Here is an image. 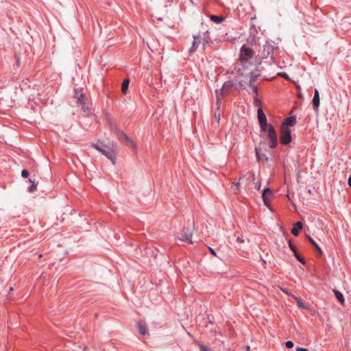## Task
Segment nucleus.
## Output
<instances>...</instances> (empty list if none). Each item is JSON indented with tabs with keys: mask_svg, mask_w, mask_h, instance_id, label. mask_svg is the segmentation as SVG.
<instances>
[{
	"mask_svg": "<svg viewBox=\"0 0 351 351\" xmlns=\"http://www.w3.org/2000/svg\"><path fill=\"white\" fill-rule=\"evenodd\" d=\"M234 86V84L228 81L225 82L221 89L216 90V97H217V110H219L220 107V100L222 99L227 94H228L232 87Z\"/></svg>",
	"mask_w": 351,
	"mask_h": 351,
	"instance_id": "f257e3e1",
	"label": "nucleus"
},
{
	"mask_svg": "<svg viewBox=\"0 0 351 351\" xmlns=\"http://www.w3.org/2000/svg\"><path fill=\"white\" fill-rule=\"evenodd\" d=\"M193 223H190L188 226L183 229L182 232L178 234V238L179 240L193 243L192 236L194 231Z\"/></svg>",
	"mask_w": 351,
	"mask_h": 351,
	"instance_id": "f03ea898",
	"label": "nucleus"
},
{
	"mask_svg": "<svg viewBox=\"0 0 351 351\" xmlns=\"http://www.w3.org/2000/svg\"><path fill=\"white\" fill-rule=\"evenodd\" d=\"M92 146L95 149H97V151L101 152L102 154H104L105 156H106L108 159H110L112 162V164L114 165V163H115V158H114V147L117 148L116 145H112V148L108 149H105L106 146H104V147H101L97 143H93Z\"/></svg>",
	"mask_w": 351,
	"mask_h": 351,
	"instance_id": "7ed1b4c3",
	"label": "nucleus"
},
{
	"mask_svg": "<svg viewBox=\"0 0 351 351\" xmlns=\"http://www.w3.org/2000/svg\"><path fill=\"white\" fill-rule=\"evenodd\" d=\"M266 132H267V136L269 139L270 140L269 147L271 148L275 147L277 145L278 139L277 134L275 132L274 127L271 124H269L268 126L267 127Z\"/></svg>",
	"mask_w": 351,
	"mask_h": 351,
	"instance_id": "20e7f679",
	"label": "nucleus"
},
{
	"mask_svg": "<svg viewBox=\"0 0 351 351\" xmlns=\"http://www.w3.org/2000/svg\"><path fill=\"white\" fill-rule=\"evenodd\" d=\"M257 115L261 130L263 132H266L267 127L268 126L269 123H267V117L261 107L258 109Z\"/></svg>",
	"mask_w": 351,
	"mask_h": 351,
	"instance_id": "39448f33",
	"label": "nucleus"
},
{
	"mask_svg": "<svg viewBox=\"0 0 351 351\" xmlns=\"http://www.w3.org/2000/svg\"><path fill=\"white\" fill-rule=\"evenodd\" d=\"M254 51L250 48L243 46L241 50L240 60L241 62H245L248 60L252 58Z\"/></svg>",
	"mask_w": 351,
	"mask_h": 351,
	"instance_id": "423d86ee",
	"label": "nucleus"
},
{
	"mask_svg": "<svg viewBox=\"0 0 351 351\" xmlns=\"http://www.w3.org/2000/svg\"><path fill=\"white\" fill-rule=\"evenodd\" d=\"M117 138L119 140L125 141L127 142L128 145L131 146L133 148L136 147V145L134 141L123 132L117 131Z\"/></svg>",
	"mask_w": 351,
	"mask_h": 351,
	"instance_id": "0eeeda50",
	"label": "nucleus"
},
{
	"mask_svg": "<svg viewBox=\"0 0 351 351\" xmlns=\"http://www.w3.org/2000/svg\"><path fill=\"white\" fill-rule=\"evenodd\" d=\"M272 195H273L272 191L269 188L265 189L263 192L262 196H263V202H264L265 205H266L267 206H269V199L272 196Z\"/></svg>",
	"mask_w": 351,
	"mask_h": 351,
	"instance_id": "6e6552de",
	"label": "nucleus"
},
{
	"mask_svg": "<svg viewBox=\"0 0 351 351\" xmlns=\"http://www.w3.org/2000/svg\"><path fill=\"white\" fill-rule=\"evenodd\" d=\"M312 104H313L314 109L317 110L319 106L320 101H319V93L318 90L316 88H315V90H314V95H313V97L312 99Z\"/></svg>",
	"mask_w": 351,
	"mask_h": 351,
	"instance_id": "1a4fd4ad",
	"label": "nucleus"
},
{
	"mask_svg": "<svg viewBox=\"0 0 351 351\" xmlns=\"http://www.w3.org/2000/svg\"><path fill=\"white\" fill-rule=\"evenodd\" d=\"M75 97L80 104L83 105L84 104L86 99L82 90H75Z\"/></svg>",
	"mask_w": 351,
	"mask_h": 351,
	"instance_id": "9d476101",
	"label": "nucleus"
},
{
	"mask_svg": "<svg viewBox=\"0 0 351 351\" xmlns=\"http://www.w3.org/2000/svg\"><path fill=\"white\" fill-rule=\"evenodd\" d=\"M302 226H303V225H302V222L297 221L296 223H294V226L291 229V233L293 235L297 236L299 234V232H300V230H302Z\"/></svg>",
	"mask_w": 351,
	"mask_h": 351,
	"instance_id": "9b49d317",
	"label": "nucleus"
},
{
	"mask_svg": "<svg viewBox=\"0 0 351 351\" xmlns=\"http://www.w3.org/2000/svg\"><path fill=\"white\" fill-rule=\"evenodd\" d=\"M137 327H138L139 332L142 335H145L148 334L147 326L145 324V322H139V323H138Z\"/></svg>",
	"mask_w": 351,
	"mask_h": 351,
	"instance_id": "f8f14e48",
	"label": "nucleus"
},
{
	"mask_svg": "<svg viewBox=\"0 0 351 351\" xmlns=\"http://www.w3.org/2000/svg\"><path fill=\"white\" fill-rule=\"evenodd\" d=\"M297 123V119L295 115H291L287 117V128L294 126Z\"/></svg>",
	"mask_w": 351,
	"mask_h": 351,
	"instance_id": "ddd939ff",
	"label": "nucleus"
},
{
	"mask_svg": "<svg viewBox=\"0 0 351 351\" xmlns=\"http://www.w3.org/2000/svg\"><path fill=\"white\" fill-rule=\"evenodd\" d=\"M193 38H194V41L192 45V47L191 48L190 51H189L191 54L193 52H194L199 45V36H194Z\"/></svg>",
	"mask_w": 351,
	"mask_h": 351,
	"instance_id": "4468645a",
	"label": "nucleus"
},
{
	"mask_svg": "<svg viewBox=\"0 0 351 351\" xmlns=\"http://www.w3.org/2000/svg\"><path fill=\"white\" fill-rule=\"evenodd\" d=\"M280 142L282 144L285 145V119L281 123Z\"/></svg>",
	"mask_w": 351,
	"mask_h": 351,
	"instance_id": "2eb2a0df",
	"label": "nucleus"
},
{
	"mask_svg": "<svg viewBox=\"0 0 351 351\" xmlns=\"http://www.w3.org/2000/svg\"><path fill=\"white\" fill-rule=\"evenodd\" d=\"M333 292H334V294H335L336 298L338 300V301L341 304H343L345 302V300H344V297H343V294L339 291L336 290V289H334Z\"/></svg>",
	"mask_w": 351,
	"mask_h": 351,
	"instance_id": "dca6fc26",
	"label": "nucleus"
},
{
	"mask_svg": "<svg viewBox=\"0 0 351 351\" xmlns=\"http://www.w3.org/2000/svg\"><path fill=\"white\" fill-rule=\"evenodd\" d=\"M256 156L258 161H261L263 160H267L266 155L265 154H261L258 148L255 149Z\"/></svg>",
	"mask_w": 351,
	"mask_h": 351,
	"instance_id": "f3484780",
	"label": "nucleus"
},
{
	"mask_svg": "<svg viewBox=\"0 0 351 351\" xmlns=\"http://www.w3.org/2000/svg\"><path fill=\"white\" fill-rule=\"evenodd\" d=\"M130 80L129 79H125L121 84V91L123 93H125L128 90Z\"/></svg>",
	"mask_w": 351,
	"mask_h": 351,
	"instance_id": "a211bd4d",
	"label": "nucleus"
},
{
	"mask_svg": "<svg viewBox=\"0 0 351 351\" xmlns=\"http://www.w3.org/2000/svg\"><path fill=\"white\" fill-rule=\"evenodd\" d=\"M210 19L216 23H220L223 21V17L216 15H211Z\"/></svg>",
	"mask_w": 351,
	"mask_h": 351,
	"instance_id": "6ab92c4d",
	"label": "nucleus"
},
{
	"mask_svg": "<svg viewBox=\"0 0 351 351\" xmlns=\"http://www.w3.org/2000/svg\"><path fill=\"white\" fill-rule=\"evenodd\" d=\"M295 255V257L296 258V259L300 262L301 263L302 265H305L306 264V261L305 259L298 252H295V253L294 254Z\"/></svg>",
	"mask_w": 351,
	"mask_h": 351,
	"instance_id": "aec40b11",
	"label": "nucleus"
},
{
	"mask_svg": "<svg viewBox=\"0 0 351 351\" xmlns=\"http://www.w3.org/2000/svg\"><path fill=\"white\" fill-rule=\"evenodd\" d=\"M293 298L296 300L297 304L299 307L303 308H307V306L304 304V302H302V300L300 298H297V297H293Z\"/></svg>",
	"mask_w": 351,
	"mask_h": 351,
	"instance_id": "412c9836",
	"label": "nucleus"
},
{
	"mask_svg": "<svg viewBox=\"0 0 351 351\" xmlns=\"http://www.w3.org/2000/svg\"><path fill=\"white\" fill-rule=\"evenodd\" d=\"M292 141L291 130L289 128H287V145L290 143Z\"/></svg>",
	"mask_w": 351,
	"mask_h": 351,
	"instance_id": "4be33fe9",
	"label": "nucleus"
},
{
	"mask_svg": "<svg viewBox=\"0 0 351 351\" xmlns=\"http://www.w3.org/2000/svg\"><path fill=\"white\" fill-rule=\"evenodd\" d=\"M240 185V182H232L231 185V188L233 189L235 193H238V188Z\"/></svg>",
	"mask_w": 351,
	"mask_h": 351,
	"instance_id": "5701e85b",
	"label": "nucleus"
},
{
	"mask_svg": "<svg viewBox=\"0 0 351 351\" xmlns=\"http://www.w3.org/2000/svg\"><path fill=\"white\" fill-rule=\"evenodd\" d=\"M271 51V47L270 45H265L264 47V52L267 51V54L264 53V56H269Z\"/></svg>",
	"mask_w": 351,
	"mask_h": 351,
	"instance_id": "b1692460",
	"label": "nucleus"
},
{
	"mask_svg": "<svg viewBox=\"0 0 351 351\" xmlns=\"http://www.w3.org/2000/svg\"><path fill=\"white\" fill-rule=\"evenodd\" d=\"M260 76L259 73L252 75L251 79H250V83L253 84L254 82L257 80V78Z\"/></svg>",
	"mask_w": 351,
	"mask_h": 351,
	"instance_id": "393cba45",
	"label": "nucleus"
},
{
	"mask_svg": "<svg viewBox=\"0 0 351 351\" xmlns=\"http://www.w3.org/2000/svg\"><path fill=\"white\" fill-rule=\"evenodd\" d=\"M288 243L290 249L293 252L294 254L295 253V252H298L296 247L292 243L291 241H289Z\"/></svg>",
	"mask_w": 351,
	"mask_h": 351,
	"instance_id": "a878e982",
	"label": "nucleus"
},
{
	"mask_svg": "<svg viewBox=\"0 0 351 351\" xmlns=\"http://www.w3.org/2000/svg\"><path fill=\"white\" fill-rule=\"evenodd\" d=\"M199 347L201 351H213L211 349L208 348V347H206L202 344H199Z\"/></svg>",
	"mask_w": 351,
	"mask_h": 351,
	"instance_id": "bb28decb",
	"label": "nucleus"
},
{
	"mask_svg": "<svg viewBox=\"0 0 351 351\" xmlns=\"http://www.w3.org/2000/svg\"><path fill=\"white\" fill-rule=\"evenodd\" d=\"M214 119L217 123L220 121V114L217 111L215 112Z\"/></svg>",
	"mask_w": 351,
	"mask_h": 351,
	"instance_id": "cd10ccee",
	"label": "nucleus"
},
{
	"mask_svg": "<svg viewBox=\"0 0 351 351\" xmlns=\"http://www.w3.org/2000/svg\"><path fill=\"white\" fill-rule=\"evenodd\" d=\"M286 79H287V81H291V82L295 84V87H296V88H297V89H298V90H299V89H300V85H299V84H296V82H295V81L291 80L289 77V76H288L287 75Z\"/></svg>",
	"mask_w": 351,
	"mask_h": 351,
	"instance_id": "c85d7f7f",
	"label": "nucleus"
},
{
	"mask_svg": "<svg viewBox=\"0 0 351 351\" xmlns=\"http://www.w3.org/2000/svg\"><path fill=\"white\" fill-rule=\"evenodd\" d=\"M254 104L256 106H261V101L256 97H254Z\"/></svg>",
	"mask_w": 351,
	"mask_h": 351,
	"instance_id": "c756f323",
	"label": "nucleus"
},
{
	"mask_svg": "<svg viewBox=\"0 0 351 351\" xmlns=\"http://www.w3.org/2000/svg\"><path fill=\"white\" fill-rule=\"evenodd\" d=\"M294 343L292 341H287V348H292Z\"/></svg>",
	"mask_w": 351,
	"mask_h": 351,
	"instance_id": "7c9ffc66",
	"label": "nucleus"
},
{
	"mask_svg": "<svg viewBox=\"0 0 351 351\" xmlns=\"http://www.w3.org/2000/svg\"><path fill=\"white\" fill-rule=\"evenodd\" d=\"M29 175V172L26 169H23L21 172V176L23 177V178H27Z\"/></svg>",
	"mask_w": 351,
	"mask_h": 351,
	"instance_id": "2f4dec72",
	"label": "nucleus"
},
{
	"mask_svg": "<svg viewBox=\"0 0 351 351\" xmlns=\"http://www.w3.org/2000/svg\"><path fill=\"white\" fill-rule=\"evenodd\" d=\"M308 239L314 247L317 245V243L311 237L308 236Z\"/></svg>",
	"mask_w": 351,
	"mask_h": 351,
	"instance_id": "473e14b6",
	"label": "nucleus"
},
{
	"mask_svg": "<svg viewBox=\"0 0 351 351\" xmlns=\"http://www.w3.org/2000/svg\"><path fill=\"white\" fill-rule=\"evenodd\" d=\"M255 188H256L257 190H260V189H261V182H258L256 184Z\"/></svg>",
	"mask_w": 351,
	"mask_h": 351,
	"instance_id": "72a5a7b5",
	"label": "nucleus"
},
{
	"mask_svg": "<svg viewBox=\"0 0 351 351\" xmlns=\"http://www.w3.org/2000/svg\"><path fill=\"white\" fill-rule=\"evenodd\" d=\"M296 351H308L306 348H297Z\"/></svg>",
	"mask_w": 351,
	"mask_h": 351,
	"instance_id": "f704fd0d",
	"label": "nucleus"
},
{
	"mask_svg": "<svg viewBox=\"0 0 351 351\" xmlns=\"http://www.w3.org/2000/svg\"><path fill=\"white\" fill-rule=\"evenodd\" d=\"M252 89H253V91L257 94V86H254V84H252Z\"/></svg>",
	"mask_w": 351,
	"mask_h": 351,
	"instance_id": "c9c22d12",
	"label": "nucleus"
},
{
	"mask_svg": "<svg viewBox=\"0 0 351 351\" xmlns=\"http://www.w3.org/2000/svg\"><path fill=\"white\" fill-rule=\"evenodd\" d=\"M209 250L212 254H213L215 256H217L215 251L213 248L210 247Z\"/></svg>",
	"mask_w": 351,
	"mask_h": 351,
	"instance_id": "e433bc0d",
	"label": "nucleus"
},
{
	"mask_svg": "<svg viewBox=\"0 0 351 351\" xmlns=\"http://www.w3.org/2000/svg\"><path fill=\"white\" fill-rule=\"evenodd\" d=\"M315 247L319 253L322 252L321 248L319 247L317 244L315 246Z\"/></svg>",
	"mask_w": 351,
	"mask_h": 351,
	"instance_id": "4c0bfd02",
	"label": "nucleus"
},
{
	"mask_svg": "<svg viewBox=\"0 0 351 351\" xmlns=\"http://www.w3.org/2000/svg\"><path fill=\"white\" fill-rule=\"evenodd\" d=\"M315 247L319 253L322 252L321 248L319 247L317 244L315 246Z\"/></svg>",
	"mask_w": 351,
	"mask_h": 351,
	"instance_id": "58836bf2",
	"label": "nucleus"
},
{
	"mask_svg": "<svg viewBox=\"0 0 351 351\" xmlns=\"http://www.w3.org/2000/svg\"><path fill=\"white\" fill-rule=\"evenodd\" d=\"M237 241L238 242L241 243H244V240L243 239L240 238V237H237Z\"/></svg>",
	"mask_w": 351,
	"mask_h": 351,
	"instance_id": "ea45409f",
	"label": "nucleus"
},
{
	"mask_svg": "<svg viewBox=\"0 0 351 351\" xmlns=\"http://www.w3.org/2000/svg\"><path fill=\"white\" fill-rule=\"evenodd\" d=\"M35 188H36V186L34 184H32L31 187H30V189H29V191H33Z\"/></svg>",
	"mask_w": 351,
	"mask_h": 351,
	"instance_id": "a19ab883",
	"label": "nucleus"
},
{
	"mask_svg": "<svg viewBox=\"0 0 351 351\" xmlns=\"http://www.w3.org/2000/svg\"><path fill=\"white\" fill-rule=\"evenodd\" d=\"M348 182L349 186L351 187V176L349 177Z\"/></svg>",
	"mask_w": 351,
	"mask_h": 351,
	"instance_id": "79ce46f5",
	"label": "nucleus"
},
{
	"mask_svg": "<svg viewBox=\"0 0 351 351\" xmlns=\"http://www.w3.org/2000/svg\"><path fill=\"white\" fill-rule=\"evenodd\" d=\"M279 75H280L281 77H282L285 78V73H280Z\"/></svg>",
	"mask_w": 351,
	"mask_h": 351,
	"instance_id": "37998d69",
	"label": "nucleus"
},
{
	"mask_svg": "<svg viewBox=\"0 0 351 351\" xmlns=\"http://www.w3.org/2000/svg\"><path fill=\"white\" fill-rule=\"evenodd\" d=\"M298 97L299 98H301V97H302V94H301L300 93H298Z\"/></svg>",
	"mask_w": 351,
	"mask_h": 351,
	"instance_id": "c03bdc74",
	"label": "nucleus"
},
{
	"mask_svg": "<svg viewBox=\"0 0 351 351\" xmlns=\"http://www.w3.org/2000/svg\"><path fill=\"white\" fill-rule=\"evenodd\" d=\"M252 179H253L254 181L255 180V175H254V173H252Z\"/></svg>",
	"mask_w": 351,
	"mask_h": 351,
	"instance_id": "a18cd8bd",
	"label": "nucleus"
},
{
	"mask_svg": "<svg viewBox=\"0 0 351 351\" xmlns=\"http://www.w3.org/2000/svg\"><path fill=\"white\" fill-rule=\"evenodd\" d=\"M286 197H287V199H289V193H287Z\"/></svg>",
	"mask_w": 351,
	"mask_h": 351,
	"instance_id": "49530a36",
	"label": "nucleus"
},
{
	"mask_svg": "<svg viewBox=\"0 0 351 351\" xmlns=\"http://www.w3.org/2000/svg\"><path fill=\"white\" fill-rule=\"evenodd\" d=\"M208 43V42L206 39H204V44H206V43Z\"/></svg>",
	"mask_w": 351,
	"mask_h": 351,
	"instance_id": "de8ad7c7",
	"label": "nucleus"
},
{
	"mask_svg": "<svg viewBox=\"0 0 351 351\" xmlns=\"http://www.w3.org/2000/svg\"><path fill=\"white\" fill-rule=\"evenodd\" d=\"M286 294H287V295H290V293L288 292L287 290Z\"/></svg>",
	"mask_w": 351,
	"mask_h": 351,
	"instance_id": "09e8293b",
	"label": "nucleus"
},
{
	"mask_svg": "<svg viewBox=\"0 0 351 351\" xmlns=\"http://www.w3.org/2000/svg\"><path fill=\"white\" fill-rule=\"evenodd\" d=\"M250 350V346H247V350Z\"/></svg>",
	"mask_w": 351,
	"mask_h": 351,
	"instance_id": "8fccbe9b",
	"label": "nucleus"
},
{
	"mask_svg": "<svg viewBox=\"0 0 351 351\" xmlns=\"http://www.w3.org/2000/svg\"><path fill=\"white\" fill-rule=\"evenodd\" d=\"M12 289H13V288H12V287H10V291H12Z\"/></svg>",
	"mask_w": 351,
	"mask_h": 351,
	"instance_id": "3c124183",
	"label": "nucleus"
}]
</instances>
